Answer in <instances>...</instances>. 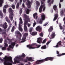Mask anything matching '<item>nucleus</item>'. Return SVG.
<instances>
[{"label": "nucleus", "mask_w": 65, "mask_h": 65, "mask_svg": "<svg viewBox=\"0 0 65 65\" xmlns=\"http://www.w3.org/2000/svg\"><path fill=\"white\" fill-rule=\"evenodd\" d=\"M59 46V45L57 44L55 46V47H58Z\"/></svg>", "instance_id": "obj_58"}, {"label": "nucleus", "mask_w": 65, "mask_h": 65, "mask_svg": "<svg viewBox=\"0 0 65 65\" xmlns=\"http://www.w3.org/2000/svg\"><path fill=\"white\" fill-rule=\"evenodd\" d=\"M57 6L56 5H54L53 6V8L54 10L56 12H58V9L57 8Z\"/></svg>", "instance_id": "obj_21"}, {"label": "nucleus", "mask_w": 65, "mask_h": 65, "mask_svg": "<svg viewBox=\"0 0 65 65\" xmlns=\"http://www.w3.org/2000/svg\"><path fill=\"white\" fill-rule=\"evenodd\" d=\"M46 39H45L43 41L42 43H45V42H46Z\"/></svg>", "instance_id": "obj_41"}, {"label": "nucleus", "mask_w": 65, "mask_h": 65, "mask_svg": "<svg viewBox=\"0 0 65 65\" xmlns=\"http://www.w3.org/2000/svg\"><path fill=\"white\" fill-rule=\"evenodd\" d=\"M3 11L4 13H5L6 12V9L4 7H3Z\"/></svg>", "instance_id": "obj_34"}, {"label": "nucleus", "mask_w": 65, "mask_h": 65, "mask_svg": "<svg viewBox=\"0 0 65 65\" xmlns=\"http://www.w3.org/2000/svg\"><path fill=\"white\" fill-rule=\"evenodd\" d=\"M2 54L3 53L2 52H0V56H1Z\"/></svg>", "instance_id": "obj_64"}, {"label": "nucleus", "mask_w": 65, "mask_h": 65, "mask_svg": "<svg viewBox=\"0 0 65 65\" xmlns=\"http://www.w3.org/2000/svg\"><path fill=\"white\" fill-rule=\"evenodd\" d=\"M62 29L63 30L62 31V32H63L64 31V30H65V28H62Z\"/></svg>", "instance_id": "obj_60"}, {"label": "nucleus", "mask_w": 65, "mask_h": 65, "mask_svg": "<svg viewBox=\"0 0 65 65\" xmlns=\"http://www.w3.org/2000/svg\"><path fill=\"white\" fill-rule=\"evenodd\" d=\"M65 9H61L60 11V14L61 16H63L64 14V13H65Z\"/></svg>", "instance_id": "obj_13"}, {"label": "nucleus", "mask_w": 65, "mask_h": 65, "mask_svg": "<svg viewBox=\"0 0 65 65\" xmlns=\"http://www.w3.org/2000/svg\"><path fill=\"white\" fill-rule=\"evenodd\" d=\"M14 26H13L11 30V32H13L14 31Z\"/></svg>", "instance_id": "obj_40"}, {"label": "nucleus", "mask_w": 65, "mask_h": 65, "mask_svg": "<svg viewBox=\"0 0 65 65\" xmlns=\"http://www.w3.org/2000/svg\"><path fill=\"white\" fill-rule=\"evenodd\" d=\"M42 0V1H41V5L39 9V11L40 13L42 11V9L43 8V4L44 3L43 1H45V0Z\"/></svg>", "instance_id": "obj_10"}, {"label": "nucleus", "mask_w": 65, "mask_h": 65, "mask_svg": "<svg viewBox=\"0 0 65 65\" xmlns=\"http://www.w3.org/2000/svg\"><path fill=\"white\" fill-rule=\"evenodd\" d=\"M3 41V38H0V43H2Z\"/></svg>", "instance_id": "obj_45"}, {"label": "nucleus", "mask_w": 65, "mask_h": 65, "mask_svg": "<svg viewBox=\"0 0 65 65\" xmlns=\"http://www.w3.org/2000/svg\"><path fill=\"white\" fill-rule=\"evenodd\" d=\"M23 17L25 19H27V20H25V22L24 23H26V22L28 23V21H30V18H29V16L27 15L25 13L23 14Z\"/></svg>", "instance_id": "obj_8"}, {"label": "nucleus", "mask_w": 65, "mask_h": 65, "mask_svg": "<svg viewBox=\"0 0 65 65\" xmlns=\"http://www.w3.org/2000/svg\"><path fill=\"white\" fill-rule=\"evenodd\" d=\"M15 34H19V36L20 37V38L18 36H17V38L18 39H19V40H21V37H22V35L20 33V32H19V31L17 30L15 32Z\"/></svg>", "instance_id": "obj_11"}, {"label": "nucleus", "mask_w": 65, "mask_h": 65, "mask_svg": "<svg viewBox=\"0 0 65 65\" xmlns=\"http://www.w3.org/2000/svg\"><path fill=\"white\" fill-rule=\"evenodd\" d=\"M3 28L5 29H6L7 28V23L6 22H5L4 23V25L3 26Z\"/></svg>", "instance_id": "obj_24"}, {"label": "nucleus", "mask_w": 65, "mask_h": 65, "mask_svg": "<svg viewBox=\"0 0 65 65\" xmlns=\"http://www.w3.org/2000/svg\"><path fill=\"white\" fill-rule=\"evenodd\" d=\"M36 25V22H35V21H34V23H33V27H34Z\"/></svg>", "instance_id": "obj_43"}, {"label": "nucleus", "mask_w": 65, "mask_h": 65, "mask_svg": "<svg viewBox=\"0 0 65 65\" xmlns=\"http://www.w3.org/2000/svg\"><path fill=\"white\" fill-rule=\"evenodd\" d=\"M20 4L19 3H18L17 4V5L16 6V8H18L19 7V5Z\"/></svg>", "instance_id": "obj_39"}, {"label": "nucleus", "mask_w": 65, "mask_h": 65, "mask_svg": "<svg viewBox=\"0 0 65 65\" xmlns=\"http://www.w3.org/2000/svg\"><path fill=\"white\" fill-rule=\"evenodd\" d=\"M48 22H47L45 23V24H44L43 26H46L48 24Z\"/></svg>", "instance_id": "obj_53"}, {"label": "nucleus", "mask_w": 65, "mask_h": 65, "mask_svg": "<svg viewBox=\"0 0 65 65\" xmlns=\"http://www.w3.org/2000/svg\"><path fill=\"white\" fill-rule=\"evenodd\" d=\"M20 23L19 24V30L21 32L23 31V29L22 28V25L21 24H23V21H22V19L21 18H20Z\"/></svg>", "instance_id": "obj_6"}, {"label": "nucleus", "mask_w": 65, "mask_h": 65, "mask_svg": "<svg viewBox=\"0 0 65 65\" xmlns=\"http://www.w3.org/2000/svg\"><path fill=\"white\" fill-rule=\"evenodd\" d=\"M20 4H21L22 3V0H20Z\"/></svg>", "instance_id": "obj_59"}, {"label": "nucleus", "mask_w": 65, "mask_h": 65, "mask_svg": "<svg viewBox=\"0 0 65 65\" xmlns=\"http://www.w3.org/2000/svg\"><path fill=\"white\" fill-rule=\"evenodd\" d=\"M54 59V57H47L45 58L44 59L39 60H37L35 62V63L36 64H41V63H43L44 62H45V61H47L49 60H50V61H52Z\"/></svg>", "instance_id": "obj_1"}, {"label": "nucleus", "mask_w": 65, "mask_h": 65, "mask_svg": "<svg viewBox=\"0 0 65 65\" xmlns=\"http://www.w3.org/2000/svg\"><path fill=\"white\" fill-rule=\"evenodd\" d=\"M51 0H48L47 1V3H50V2L51 1Z\"/></svg>", "instance_id": "obj_62"}, {"label": "nucleus", "mask_w": 65, "mask_h": 65, "mask_svg": "<svg viewBox=\"0 0 65 65\" xmlns=\"http://www.w3.org/2000/svg\"><path fill=\"white\" fill-rule=\"evenodd\" d=\"M59 7L60 8H61V4L60 3L59 4Z\"/></svg>", "instance_id": "obj_54"}, {"label": "nucleus", "mask_w": 65, "mask_h": 65, "mask_svg": "<svg viewBox=\"0 0 65 65\" xmlns=\"http://www.w3.org/2000/svg\"><path fill=\"white\" fill-rule=\"evenodd\" d=\"M37 32L34 31L32 33H31V34L32 36H35V35H37Z\"/></svg>", "instance_id": "obj_25"}, {"label": "nucleus", "mask_w": 65, "mask_h": 65, "mask_svg": "<svg viewBox=\"0 0 65 65\" xmlns=\"http://www.w3.org/2000/svg\"><path fill=\"white\" fill-rule=\"evenodd\" d=\"M42 41V38L40 37L38 38L37 40L38 43L40 44V43H41Z\"/></svg>", "instance_id": "obj_15"}, {"label": "nucleus", "mask_w": 65, "mask_h": 65, "mask_svg": "<svg viewBox=\"0 0 65 65\" xmlns=\"http://www.w3.org/2000/svg\"><path fill=\"white\" fill-rule=\"evenodd\" d=\"M30 11V10L28 8L27 9L26 11V14H28L29 13V12Z\"/></svg>", "instance_id": "obj_37"}, {"label": "nucleus", "mask_w": 65, "mask_h": 65, "mask_svg": "<svg viewBox=\"0 0 65 65\" xmlns=\"http://www.w3.org/2000/svg\"><path fill=\"white\" fill-rule=\"evenodd\" d=\"M5 57L6 58H4L3 59H1L0 60H1V61L2 62H3L4 61V65H12V63L9 62H9V61H10V60L9 59H10V58L9 57H7V56H5ZM8 58V59H6V58Z\"/></svg>", "instance_id": "obj_4"}, {"label": "nucleus", "mask_w": 65, "mask_h": 65, "mask_svg": "<svg viewBox=\"0 0 65 65\" xmlns=\"http://www.w3.org/2000/svg\"><path fill=\"white\" fill-rule=\"evenodd\" d=\"M22 13V8H21L20 11V14H21Z\"/></svg>", "instance_id": "obj_48"}, {"label": "nucleus", "mask_w": 65, "mask_h": 65, "mask_svg": "<svg viewBox=\"0 0 65 65\" xmlns=\"http://www.w3.org/2000/svg\"><path fill=\"white\" fill-rule=\"evenodd\" d=\"M42 20H41V19H40V21H39V23L40 24H42Z\"/></svg>", "instance_id": "obj_51"}, {"label": "nucleus", "mask_w": 65, "mask_h": 65, "mask_svg": "<svg viewBox=\"0 0 65 65\" xmlns=\"http://www.w3.org/2000/svg\"><path fill=\"white\" fill-rule=\"evenodd\" d=\"M9 12L10 14L9 15V17L10 19H11V21H12L13 20V10L11 8H10L9 9Z\"/></svg>", "instance_id": "obj_5"}, {"label": "nucleus", "mask_w": 65, "mask_h": 65, "mask_svg": "<svg viewBox=\"0 0 65 65\" xmlns=\"http://www.w3.org/2000/svg\"><path fill=\"white\" fill-rule=\"evenodd\" d=\"M43 2V11H44V10H45V4L44 3V2Z\"/></svg>", "instance_id": "obj_30"}, {"label": "nucleus", "mask_w": 65, "mask_h": 65, "mask_svg": "<svg viewBox=\"0 0 65 65\" xmlns=\"http://www.w3.org/2000/svg\"><path fill=\"white\" fill-rule=\"evenodd\" d=\"M8 5H5L3 7H4V8H7L8 7Z\"/></svg>", "instance_id": "obj_47"}, {"label": "nucleus", "mask_w": 65, "mask_h": 65, "mask_svg": "<svg viewBox=\"0 0 65 65\" xmlns=\"http://www.w3.org/2000/svg\"><path fill=\"white\" fill-rule=\"evenodd\" d=\"M53 30H54L53 26H50V28L48 29V31L49 32H52Z\"/></svg>", "instance_id": "obj_18"}, {"label": "nucleus", "mask_w": 65, "mask_h": 65, "mask_svg": "<svg viewBox=\"0 0 65 65\" xmlns=\"http://www.w3.org/2000/svg\"><path fill=\"white\" fill-rule=\"evenodd\" d=\"M41 29V28L39 26H38L36 28V30L38 31H39V32H40Z\"/></svg>", "instance_id": "obj_20"}, {"label": "nucleus", "mask_w": 65, "mask_h": 65, "mask_svg": "<svg viewBox=\"0 0 65 65\" xmlns=\"http://www.w3.org/2000/svg\"><path fill=\"white\" fill-rule=\"evenodd\" d=\"M57 44H58V45H61V41H59L58 43Z\"/></svg>", "instance_id": "obj_46"}, {"label": "nucleus", "mask_w": 65, "mask_h": 65, "mask_svg": "<svg viewBox=\"0 0 65 65\" xmlns=\"http://www.w3.org/2000/svg\"><path fill=\"white\" fill-rule=\"evenodd\" d=\"M52 35L50 37V39H52L54 38L55 36V32L52 33Z\"/></svg>", "instance_id": "obj_23"}, {"label": "nucleus", "mask_w": 65, "mask_h": 65, "mask_svg": "<svg viewBox=\"0 0 65 65\" xmlns=\"http://www.w3.org/2000/svg\"><path fill=\"white\" fill-rule=\"evenodd\" d=\"M5 44V45L4 46L5 47H7L8 46V44H7L6 43H4Z\"/></svg>", "instance_id": "obj_50"}, {"label": "nucleus", "mask_w": 65, "mask_h": 65, "mask_svg": "<svg viewBox=\"0 0 65 65\" xmlns=\"http://www.w3.org/2000/svg\"><path fill=\"white\" fill-rule=\"evenodd\" d=\"M3 32H2V29L1 28H0V33L1 34H2V35H4V38H5L6 36H7V34H6V29H4L3 30Z\"/></svg>", "instance_id": "obj_7"}, {"label": "nucleus", "mask_w": 65, "mask_h": 65, "mask_svg": "<svg viewBox=\"0 0 65 65\" xmlns=\"http://www.w3.org/2000/svg\"><path fill=\"white\" fill-rule=\"evenodd\" d=\"M37 44L34 43L31 45H27V47H28L29 49H34L36 48H39L41 46V45H38Z\"/></svg>", "instance_id": "obj_3"}, {"label": "nucleus", "mask_w": 65, "mask_h": 65, "mask_svg": "<svg viewBox=\"0 0 65 65\" xmlns=\"http://www.w3.org/2000/svg\"><path fill=\"white\" fill-rule=\"evenodd\" d=\"M11 7L13 9H14L15 8V5L14 4H13L11 5Z\"/></svg>", "instance_id": "obj_36"}, {"label": "nucleus", "mask_w": 65, "mask_h": 65, "mask_svg": "<svg viewBox=\"0 0 65 65\" xmlns=\"http://www.w3.org/2000/svg\"><path fill=\"white\" fill-rule=\"evenodd\" d=\"M26 57V55L24 53H22V55L21 56H19L18 57H17V59L15 60L14 61V63L15 64H16L17 63H20V61H23V59L24 57Z\"/></svg>", "instance_id": "obj_2"}, {"label": "nucleus", "mask_w": 65, "mask_h": 65, "mask_svg": "<svg viewBox=\"0 0 65 65\" xmlns=\"http://www.w3.org/2000/svg\"><path fill=\"white\" fill-rule=\"evenodd\" d=\"M5 19L6 21L8 23L10 24L11 22H10V20H9V19L8 18V17L6 16L5 18Z\"/></svg>", "instance_id": "obj_19"}, {"label": "nucleus", "mask_w": 65, "mask_h": 65, "mask_svg": "<svg viewBox=\"0 0 65 65\" xmlns=\"http://www.w3.org/2000/svg\"><path fill=\"white\" fill-rule=\"evenodd\" d=\"M28 22H24V31H25V32H27V31H28V28L26 26Z\"/></svg>", "instance_id": "obj_12"}, {"label": "nucleus", "mask_w": 65, "mask_h": 65, "mask_svg": "<svg viewBox=\"0 0 65 65\" xmlns=\"http://www.w3.org/2000/svg\"><path fill=\"white\" fill-rule=\"evenodd\" d=\"M26 59L28 60V61H31V60H32V57H30L29 58L28 57H27Z\"/></svg>", "instance_id": "obj_31"}, {"label": "nucleus", "mask_w": 65, "mask_h": 65, "mask_svg": "<svg viewBox=\"0 0 65 65\" xmlns=\"http://www.w3.org/2000/svg\"><path fill=\"white\" fill-rule=\"evenodd\" d=\"M37 15V13H35L34 14H33V16L34 18L35 19V17Z\"/></svg>", "instance_id": "obj_35"}, {"label": "nucleus", "mask_w": 65, "mask_h": 65, "mask_svg": "<svg viewBox=\"0 0 65 65\" xmlns=\"http://www.w3.org/2000/svg\"><path fill=\"white\" fill-rule=\"evenodd\" d=\"M15 45V42H12L11 43V45H9V48H13V47Z\"/></svg>", "instance_id": "obj_14"}, {"label": "nucleus", "mask_w": 65, "mask_h": 65, "mask_svg": "<svg viewBox=\"0 0 65 65\" xmlns=\"http://www.w3.org/2000/svg\"><path fill=\"white\" fill-rule=\"evenodd\" d=\"M7 43V40L6 39L4 41V43Z\"/></svg>", "instance_id": "obj_57"}, {"label": "nucleus", "mask_w": 65, "mask_h": 65, "mask_svg": "<svg viewBox=\"0 0 65 65\" xmlns=\"http://www.w3.org/2000/svg\"><path fill=\"white\" fill-rule=\"evenodd\" d=\"M40 35L41 37H43V33L42 32H41L40 34Z\"/></svg>", "instance_id": "obj_49"}, {"label": "nucleus", "mask_w": 65, "mask_h": 65, "mask_svg": "<svg viewBox=\"0 0 65 65\" xmlns=\"http://www.w3.org/2000/svg\"><path fill=\"white\" fill-rule=\"evenodd\" d=\"M54 16V17L53 20L54 21H55V20H56L57 19V18H58L59 15H58V14L56 13L55 14Z\"/></svg>", "instance_id": "obj_17"}, {"label": "nucleus", "mask_w": 65, "mask_h": 65, "mask_svg": "<svg viewBox=\"0 0 65 65\" xmlns=\"http://www.w3.org/2000/svg\"><path fill=\"white\" fill-rule=\"evenodd\" d=\"M59 26L60 28V30H62V29L63 28V27L61 25V24H60L59 25Z\"/></svg>", "instance_id": "obj_38"}, {"label": "nucleus", "mask_w": 65, "mask_h": 65, "mask_svg": "<svg viewBox=\"0 0 65 65\" xmlns=\"http://www.w3.org/2000/svg\"><path fill=\"white\" fill-rule=\"evenodd\" d=\"M36 4L38 6H39V5H40L39 2L38 1H37L36 2Z\"/></svg>", "instance_id": "obj_42"}, {"label": "nucleus", "mask_w": 65, "mask_h": 65, "mask_svg": "<svg viewBox=\"0 0 65 65\" xmlns=\"http://www.w3.org/2000/svg\"><path fill=\"white\" fill-rule=\"evenodd\" d=\"M3 2V0H0V7H1L2 6Z\"/></svg>", "instance_id": "obj_29"}, {"label": "nucleus", "mask_w": 65, "mask_h": 65, "mask_svg": "<svg viewBox=\"0 0 65 65\" xmlns=\"http://www.w3.org/2000/svg\"><path fill=\"white\" fill-rule=\"evenodd\" d=\"M41 20L42 21H43V20H45V15L44 14H42L41 15Z\"/></svg>", "instance_id": "obj_22"}, {"label": "nucleus", "mask_w": 65, "mask_h": 65, "mask_svg": "<svg viewBox=\"0 0 65 65\" xmlns=\"http://www.w3.org/2000/svg\"><path fill=\"white\" fill-rule=\"evenodd\" d=\"M30 26H31V24L29 23L27 24V26L28 27H30Z\"/></svg>", "instance_id": "obj_55"}, {"label": "nucleus", "mask_w": 65, "mask_h": 65, "mask_svg": "<svg viewBox=\"0 0 65 65\" xmlns=\"http://www.w3.org/2000/svg\"><path fill=\"white\" fill-rule=\"evenodd\" d=\"M0 16H1V18H3V14L1 11H0Z\"/></svg>", "instance_id": "obj_28"}, {"label": "nucleus", "mask_w": 65, "mask_h": 65, "mask_svg": "<svg viewBox=\"0 0 65 65\" xmlns=\"http://www.w3.org/2000/svg\"><path fill=\"white\" fill-rule=\"evenodd\" d=\"M57 54H59V51H57Z\"/></svg>", "instance_id": "obj_63"}, {"label": "nucleus", "mask_w": 65, "mask_h": 65, "mask_svg": "<svg viewBox=\"0 0 65 65\" xmlns=\"http://www.w3.org/2000/svg\"><path fill=\"white\" fill-rule=\"evenodd\" d=\"M8 40H9V42H12V39H7Z\"/></svg>", "instance_id": "obj_56"}, {"label": "nucleus", "mask_w": 65, "mask_h": 65, "mask_svg": "<svg viewBox=\"0 0 65 65\" xmlns=\"http://www.w3.org/2000/svg\"><path fill=\"white\" fill-rule=\"evenodd\" d=\"M28 3H26V4L27 5V7L28 8H30L31 7V5H30V2L29 0H27Z\"/></svg>", "instance_id": "obj_16"}, {"label": "nucleus", "mask_w": 65, "mask_h": 65, "mask_svg": "<svg viewBox=\"0 0 65 65\" xmlns=\"http://www.w3.org/2000/svg\"><path fill=\"white\" fill-rule=\"evenodd\" d=\"M22 6L23 7H25V5H24V3L23 4Z\"/></svg>", "instance_id": "obj_61"}, {"label": "nucleus", "mask_w": 65, "mask_h": 65, "mask_svg": "<svg viewBox=\"0 0 65 65\" xmlns=\"http://www.w3.org/2000/svg\"><path fill=\"white\" fill-rule=\"evenodd\" d=\"M2 49L3 51H4V50H6V47H3L2 48Z\"/></svg>", "instance_id": "obj_44"}, {"label": "nucleus", "mask_w": 65, "mask_h": 65, "mask_svg": "<svg viewBox=\"0 0 65 65\" xmlns=\"http://www.w3.org/2000/svg\"><path fill=\"white\" fill-rule=\"evenodd\" d=\"M28 34L27 33H25L23 35V37L22 39L21 42H24L25 41V39H26V37L28 36Z\"/></svg>", "instance_id": "obj_9"}, {"label": "nucleus", "mask_w": 65, "mask_h": 65, "mask_svg": "<svg viewBox=\"0 0 65 65\" xmlns=\"http://www.w3.org/2000/svg\"><path fill=\"white\" fill-rule=\"evenodd\" d=\"M11 24H10L8 28L6 29L7 32H8V31L10 30V28H11Z\"/></svg>", "instance_id": "obj_26"}, {"label": "nucleus", "mask_w": 65, "mask_h": 65, "mask_svg": "<svg viewBox=\"0 0 65 65\" xmlns=\"http://www.w3.org/2000/svg\"><path fill=\"white\" fill-rule=\"evenodd\" d=\"M41 49H46V46L45 45L42 46L41 47Z\"/></svg>", "instance_id": "obj_27"}, {"label": "nucleus", "mask_w": 65, "mask_h": 65, "mask_svg": "<svg viewBox=\"0 0 65 65\" xmlns=\"http://www.w3.org/2000/svg\"><path fill=\"white\" fill-rule=\"evenodd\" d=\"M51 42V41H49L48 42H47L46 43V45H48V44L50 43Z\"/></svg>", "instance_id": "obj_52"}, {"label": "nucleus", "mask_w": 65, "mask_h": 65, "mask_svg": "<svg viewBox=\"0 0 65 65\" xmlns=\"http://www.w3.org/2000/svg\"><path fill=\"white\" fill-rule=\"evenodd\" d=\"M32 30H33L32 28H30L29 29V32L30 33V34L32 33Z\"/></svg>", "instance_id": "obj_32"}, {"label": "nucleus", "mask_w": 65, "mask_h": 65, "mask_svg": "<svg viewBox=\"0 0 65 65\" xmlns=\"http://www.w3.org/2000/svg\"><path fill=\"white\" fill-rule=\"evenodd\" d=\"M64 55H65V53H63L61 54H58L57 55V56H58V57H60L62 56H63Z\"/></svg>", "instance_id": "obj_33"}]
</instances>
